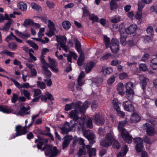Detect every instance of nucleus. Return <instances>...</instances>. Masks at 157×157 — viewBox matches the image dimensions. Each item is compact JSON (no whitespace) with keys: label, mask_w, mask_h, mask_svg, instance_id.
<instances>
[{"label":"nucleus","mask_w":157,"mask_h":157,"mask_svg":"<svg viewBox=\"0 0 157 157\" xmlns=\"http://www.w3.org/2000/svg\"><path fill=\"white\" fill-rule=\"evenodd\" d=\"M88 107V102L87 101H85L83 104L80 101H77L75 104V110H72L69 113V117L75 121L79 119H80V118H79L78 114L84 113Z\"/></svg>","instance_id":"nucleus-1"},{"label":"nucleus","mask_w":157,"mask_h":157,"mask_svg":"<svg viewBox=\"0 0 157 157\" xmlns=\"http://www.w3.org/2000/svg\"><path fill=\"white\" fill-rule=\"evenodd\" d=\"M125 124V122L123 121L119 122L118 128L122 138L126 142L129 144L132 142V137L125 128H123Z\"/></svg>","instance_id":"nucleus-2"},{"label":"nucleus","mask_w":157,"mask_h":157,"mask_svg":"<svg viewBox=\"0 0 157 157\" xmlns=\"http://www.w3.org/2000/svg\"><path fill=\"white\" fill-rule=\"evenodd\" d=\"M42 151H44L46 155L51 157H54L59 154L60 151L58 150L56 147L54 146L53 147L52 145L49 144L44 145V147L40 149Z\"/></svg>","instance_id":"nucleus-3"},{"label":"nucleus","mask_w":157,"mask_h":157,"mask_svg":"<svg viewBox=\"0 0 157 157\" xmlns=\"http://www.w3.org/2000/svg\"><path fill=\"white\" fill-rule=\"evenodd\" d=\"M114 139L113 135L112 133H109L106 135L105 140H101L100 145L104 147H108L111 145Z\"/></svg>","instance_id":"nucleus-4"},{"label":"nucleus","mask_w":157,"mask_h":157,"mask_svg":"<svg viewBox=\"0 0 157 157\" xmlns=\"http://www.w3.org/2000/svg\"><path fill=\"white\" fill-rule=\"evenodd\" d=\"M133 84L131 82H127L126 85V97L128 100L132 101L133 98L134 93L132 90Z\"/></svg>","instance_id":"nucleus-5"},{"label":"nucleus","mask_w":157,"mask_h":157,"mask_svg":"<svg viewBox=\"0 0 157 157\" xmlns=\"http://www.w3.org/2000/svg\"><path fill=\"white\" fill-rule=\"evenodd\" d=\"M71 121L69 123L66 122L64 124L62 127L60 128L63 134H67L76 127L77 124L76 123H74L72 125H71Z\"/></svg>","instance_id":"nucleus-6"},{"label":"nucleus","mask_w":157,"mask_h":157,"mask_svg":"<svg viewBox=\"0 0 157 157\" xmlns=\"http://www.w3.org/2000/svg\"><path fill=\"white\" fill-rule=\"evenodd\" d=\"M119 42L117 39L113 38L112 39L109 45L110 48L113 53H116L119 51Z\"/></svg>","instance_id":"nucleus-7"},{"label":"nucleus","mask_w":157,"mask_h":157,"mask_svg":"<svg viewBox=\"0 0 157 157\" xmlns=\"http://www.w3.org/2000/svg\"><path fill=\"white\" fill-rule=\"evenodd\" d=\"M122 105L124 109L127 111L130 112H134L135 109L133 105L132 101L128 100L124 102Z\"/></svg>","instance_id":"nucleus-8"},{"label":"nucleus","mask_w":157,"mask_h":157,"mask_svg":"<svg viewBox=\"0 0 157 157\" xmlns=\"http://www.w3.org/2000/svg\"><path fill=\"white\" fill-rule=\"evenodd\" d=\"M139 80L140 86L143 90L145 91L147 83L149 81V79L146 76L142 75L140 76Z\"/></svg>","instance_id":"nucleus-9"},{"label":"nucleus","mask_w":157,"mask_h":157,"mask_svg":"<svg viewBox=\"0 0 157 157\" xmlns=\"http://www.w3.org/2000/svg\"><path fill=\"white\" fill-rule=\"evenodd\" d=\"M27 126L22 127L20 125H18L15 127V131L16 133L14 138L16 136L25 134L27 132Z\"/></svg>","instance_id":"nucleus-10"},{"label":"nucleus","mask_w":157,"mask_h":157,"mask_svg":"<svg viewBox=\"0 0 157 157\" xmlns=\"http://www.w3.org/2000/svg\"><path fill=\"white\" fill-rule=\"evenodd\" d=\"M94 122L98 125H102L105 122V121L103 117L99 113L96 114L94 117Z\"/></svg>","instance_id":"nucleus-11"},{"label":"nucleus","mask_w":157,"mask_h":157,"mask_svg":"<svg viewBox=\"0 0 157 157\" xmlns=\"http://www.w3.org/2000/svg\"><path fill=\"white\" fill-rule=\"evenodd\" d=\"M144 128L146 129L148 135L150 136H152L155 133V130L154 128L150 125L148 123H146L143 125Z\"/></svg>","instance_id":"nucleus-12"},{"label":"nucleus","mask_w":157,"mask_h":157,"mask_svg":"<svg viewBox=\"0 0 157 157\" xmlns=\"http://www.w3.org/2000/svg\"><path fill=\"white\" fill-rule=\"evenodd\" d=\"M72 139V137L71 136H66L63 139V140L62 145V148L63 149H64L68 146Z\"/></svg>","instance_id":"nucleus-13"},{"label":"nucleus","mask_w":157,"mask_h":157,"mask_svg":"<svg viewBox=\"0 0 157 157\" xmlns=\"http://www.w3.org/2000/svg\"><path fill=\"white\" fill-rule=\"evenodd\" d=\"M38 139H36L35 140V142L36 143L38 142L37 144V148L40 149L41 148L42 146L44 143L47 144L48 143V140L47 139L41 138L39 136H38Z\"/></svg>","instance_id":"nucleus-14"},{"label":"nucleus","mask_w":157,"mask_h":157,"mask_svg":"<svg viewBox=\"0 0 157 157\" xmlns=\"http://www.w3.org/2000/svg\"><path fill=\"white\" fill-rule=\"evenodd\" d=\"M83 135L89 140L94 139L95 138L94 134L89 130H85L84 132Z\"/></svg>","instance_id":"nucleus-15"},{"label":"nucleus","mask_w":157,"mask_h":157,"mask_svg":"<svg viewBox=\"0 0 157 157\" xmlns=\"http://www.w3.org/2000/svg\"><path fill=\"white\" fill-rule=\"evenodd\" d=\"M30 109V107L28 106L26 108L24 106H22L20 109L19 111L17 113V115L22 116L25 114H30V111L27 112Z\"/></svg>","instance_id":"nucleus-16"},{"label":"nucleus","mask_w":157,"mask_h":157,"mask_svg":"<svg viewBox=\"0 0 157 157\" xmlns=\"http://www.w3.org/2000/svg\"><path fill=\"white\" fill-rule=\"evenodd\" d=\"M6 20L8 21L5 24L3 27L0 29L1 30H2L5 32H7L9 30L11 25L13 23V21L11 18H9V19Z\"/></svg>","instance_id":"nucleus-17"},{"label":"nucleus","mask_w":157,"mask_h":157,"mask_svg":"<svg viewBox=\"0 0 157 157\" xmlns=\"http://www.w3.org/2000/svg\"><path fill=\"white\" fill-rule=\"evenodd\" d=\"M56 40L60 45L65 44L67 41V38L65 36L56 35Z\"/></svg>","instance_id":"nucleus-18"},{"label":"nucleus","mask_w":157,"mask_h":157,"mask_svg":"<svg viewBox=\"0 0 157 157\" xmlns=\"http://www.w3.org/2000/svg\"><path fill=\"white\" fill-rule=\"evenodd\" d=\"M137 28V26L136 25L132 24L126 29L125 31L128 34H133L136 31Z\"/></svg>","instance_id":"nucleus-19"},{"label":"nucleus","mask_w":157,"mask_h":157,"mask_svg":"<svg viewBox=\"0 0 157 157\" xmlns=\"http://www.w3.org/2000/svg\"><path fill=\"white\" fill-rule=\"evenodd\" d=\"M86 148L87 149V152L90 157H92V156H95L96 155V149L95 148H90V146L89 145H87Z\"/></svg>","instance_id":"nucleus-20"},{"label":"nucleus","mask_w":157,"mask_h":157,"mask_svg":"<svg viewBox=\"0 0 157 157\" xmlns=\"http://www.w3.org/2000/svg\"><path fill=\"white\" fill-rule=\"evenodd\" d=\"M0 111L4 113H12L13 110L10 107L8 108L7 106L0 105Z\"/></svg>","instance_id":"nucleus-21"},{"label":"nucleus","mask_w":157,"mask_h":157,"mask_svg":"<svg viewBox=\"0 0 157 157\" xmlns=\"http://www.w3.org/2000/svg\"><path fill=\"white\" fill-rule=\"evenodd\" d=\"M121 33V37L120 39V42L123 45H126L127 43L126 39L127 37V34L126 33L123 32Z\"/></svg>","instance_id":"nucleus-22"},{"label":"nucleus","mask_w":157,"mask_h":157,"mask_svg":"<svg viewBox=\"0 0 157 157\" xmlns=\"http://www.w3.org/2000/svg\"><path fill=\"white\" fill-rule=\"evenodd\" d=\"M128 151V149L127 146L124 145L121 148V152L117 155V157H121L122 156H124Z\"/></svg>","instance_id":"nucleus-23"},{"label":"nucleus","mask_w":157,"mask_h":157,"mask_svg":"<svg viewBox=\"0 0 157 157\" xmlns=\"http://www.w3.org/2000/svg\"><path fill=\"white\" fill-rule=\"evenodd\" d=\"M151 2V0H141L139 4L138 10H140L144 6L145 4H149Z\"/></svg>","instance_id":"nucleus-24"},{"label":"nucleus","mask_w":157,"mask_h":157,"mask_svg":"<svg viewBox=\"0 0 157 157\" xmlns=\"http://www.w3.org/2000/svg\"><path fill=\"white\" fill-rule=\"evenodd\" d=\"M18 8L23 11H26L27 9V5L23 2H20L17 4Z\"/></svg>","instance_id":"nucleus-25"},{"label":"nucleus","mask_w":157,"mask_h":157,"mask_svg":"<svg viewBox=\"0 0 157 157\" xmlns=\"http://www.w3.org/2000/svg\"><path fill=\"white\" fill-rule=\"evenodd\" d=\"M94 66V63L93 62H90L88 63L86 65L85 68V72L87 73H89Z\"/></svg>","instance_id":"nucleus-26"},{"label":"nucleus","mask_w":157,"mask_h":157,"mask_svg":"<svg viewBox=\"0 0 157 157\" xmlns=\"http://www.w3.org/2000/svg\"><path fill=\"white\" fill-rule=\"evenodd\" d=\"M79 58L77 60V64L79 66H81L84 59V55L83 52H81L80 53Z\"/></svg>","instance_id":"nucleus-27"},{"label":"nucleus","mask_w":157,"mask_h":157,"mask_svg":"<svg viewBox=\"0 0 157 157\" xmlns=\"http://www.w3.org/2000/svg\"><path fill=\"white\" fill-rule=\"evenodd\" d=\"M130 120L132 123H136L137 122V113L135 112L132 113Z\"/></svg>","instance_id":"nucleus-28"},{"label":"nucleus","mask_w":157,"mask_h":157,"mask_svg":"<svg viewBox=\"0 0 157 157\" xmlns=\"http://www.w3.org/2000/svg\"><path fill=\"white\" fill-rule=\"evenodd\" d=\"M15 32L16 34L20 37L25 39H26L27 38L29 37L30 36V34L27 33L25 34H23L17 30L15 31Z\"/></svg>","instance_id":"nucleus-29"},{"label":"nucleus","mask_w":157,"mask_h":157,"mask_svg":"<svg viewBox=\"0 0 157 157\" xmlns=\"http://www.w3.org/2000/svg\"><path fill=\"white\" fill-rule=\"evenodd\" d=\"M143 140L140 137H138V152L141 151L144 148Z\"/></svg>","instance_id":"nucleus-30"},{"label":"nucleus","mask_w":157,"mask_h":157,"mask_svg":"<svg viewBox=\"0 0 157 157\" xmlns=\"http://www.w3.org/2000/svg\"><path fill=\"white\" fill-rule=\"evenodd\" d=\"M112 103L113 105L114 109L117 111L119 110L120 109L119 107V103L117 99L114 98L112 101Z\"/></svg>","instance_id":"nucleus-31"},{"label":"nucleus","mask_w":157,"mask_h":157,"mask_svg":"<svg viewBox=\"0 0 157 157\" xmlns=\"http://www.w3.org/2000/svg\"><path fill=\"white\" fill-rule=\"evenodd\" d=\"M75 48L78 52L80 53L82 52H83L81 49L80 43L77 39H75Z\"/></svg>","instance_id":"nucleus-32"},{"label":"nucleus","mask_w":157,"mask_h":157,"mask_svg":"<svg viewBox=\"0 0 157 157\" xmlns=\"http://www.w3.org/2000/svg\"><path fill=\"white\" fill-rule=\"evenodd\" d=\"M48 59L50 66L57 67L58 66V63L55 59H52L49 56L48 57Z\"/></svg>","instance_id":"nucleus-33"},{"label":"nucleus","mask_w":157,"mask_h":157,"mask_svg":"<svg viewBox=\"0 0 157 157\" xmlns=\"http://www.w3.org/2000/svg\"><path fill=\"white\" fill-rule=\"evenodd\" d=\"M115 0H111L110 2V9L111 10L117 9L118 6L115 2Z\"/></svg>","instance_id":"nucleus-34"},{"label":"nucleus","mask_w":157,"mask_h":157,"mask_svg":"<svg viewBox=\"0 0 157 157\" xmlns=\"http://www.w3.org/2000/svg\"><path fill=\"white\" fill-rule=\"evenodd\" d=\"M33 24V20L29 19H26L24 21L23 25L25 27H27L28 25H32Z\"/></svg>","instance_id":"nucleus-35"},{"label":"nucleus","mask_w":157,"mask_h":157,"mask_svg":"<svg viewBox=\"0 0 157 157\" xmlns=\"http://www.w3.org/2000/svg\"><path fill=\"white\" fill-rule=\"evenodd\" d=\"M10 17L7 13H5L4 16L3 14L0 13V23L3 22L5 20L9 19Z\"/></svg>","instance_id":"nucleus-36"},{"label":"nucleus","mask_w":157,"mask_h":157,"mask_svg":"<svg viewBox=\"0 0 157 157\" xmlns=\"http://www.w3.org/2000/svg\"><path fill=\"white\" fill-rule=\"evenodd\" d=\"M63 28L66 30H68L71 26V24L68 21H66L62 23Z\"/></svg>","instance_id":"nucleus-37"},{"label":"nucleus","mask_w":157,"mask_h":157,"mask_svg":"<svg viewBox=\"0 0 157 157\" xmlns=\"http://www.w3.org/2000/svg\"><path fill=\"white\" fill-rule=\"evenodd\" d=\"M75 104L74 102H72L71 103L67 104L65 105V110L66 111L72 109L73 107H75Z\"/></svg>","instance_id":"nucleus-38"},{"label":"nucleus","mask_w":157,"mask_h":157,"mask_svg":"<svg viewBox=\"0 0 157 157\" xmlns=\"http://www.w3.org/2000/svg\"><path fill=\"white\" fill-rule=\"evenodd\" d=\"M113 71L112 69L110 68H102L101 70V71L104 74H110L113 72Z\"/></svg>","instance_id":"nucleus-39"},{"label":"nucleus","mask_w":157,"mask_h":157,"mask_svg":"<svg viewBox=\"0 0 157 157\" xmlns=\"http://www.w3.org/2000/svg\"><path fill=\"white\" fill-rule=\"evenodd\" d=\"M117 76V74L116 73L112 77L110 78L107 80L108 83L109 85L112 84L115 80V78Z\"/></svg>","instance_id":"nucleus-40"},{"label":"nucleus","mask_w":157,"mask_h":157,"mask_svg":"<svg viewBox=\"0 0 157 157\" xmlns=\"http://www.w3.org/2000/svg\"><path fill=\"white\" fill-rule=\"evenodd\" d=\"M85 148H86V146H82V148L79 149V151L78 153L79 156H81L82 155H85L86 154V151Z\"/></svg>","instance_id":"nucleus-41"},{"label":"nucleus","mask_w":157,"mask_h":157,"mask_svg":"<svg viewBox=\"0 0 157 157\" xmlns=\"http://www.w3.org/2000/svg\"><path fill=\"white\" fill-rule=\"evenodd\" d=\"M104 41L106 47L107 48H108L110 45V39L106 36H104Z\"/></svg>","instance_id":"nucleus-42"},{"label":"nucleus","mask_w":157,"mask_h":157,"mask_svg":"<svg viewBox=\"0 0 157 157\" xmlns=\"http://www.w3.org/2000/svg\"><path fill=\"white\" fill-rule=\"evenodd\" d=\"M21 93H23L24 95V96L26 97L28 99H29L30 98V93L27 90H21Z\"/></svg>","instance_id":"nucleus-43"},{"label":"nucleus","mask_w":157,"mask_h":157,"mask_svg":"<svg viewBox=\"0 0 157 157\" xmlns=\"http://www.w3.org/2000/svg\"><path fill=\"white\" fill-rule=\"evenodd\" d=\"M89 19L92 20L93 21L98 22V18L97 16H95L94 14H89Z\"/></svg>","instance_id":"nucleus-44"},{"label":"nucleus","mask_w":157,"mask_h":157,"mask_svg":"<svg viewBox=\"0 0 157 157\" xmlns=\"http://www.w3.org/2000/svg\"><path fill=\"white\" fill-rule=\"evenodd\" d=\"M37 86L39 87L41 89H44L46 88V85L45 83L43 82H40L37 81Z\"/></svg>","instance_id":"nucleus-45"},{"label":"nucleus","mask_w":157,"mask_h":157,"mask_svg":"<svg viewBox=\"0 0 157 157\" xmlns=\"http://www.w3.org/2000/svg\"><path fill=\"white\" fill-rule=\"evenodd\" d=\"M48 27L49 29L56 30L54 23L53 22H52L50 20H48Z\"/></svg>","instance_id":"nucleus-46"},{"label":"nucleus","mask_w":157,"mask_h":157,"mask_svg":"<svg viewBox=\"0 0 157 157\" xmlns=\"http://www.w3.org/2000/svg\"><path fill=\"white\" fill-rule=\"evenodd\" d=\"M8 46L9 48L13 50L17 49V45L14 42L9 43Z\"/></svg>","instance_id":"nucleus-47"},{"label":"nucleus","mask_w":157,"mask_h":157,"mask_svg":"<svg viewBox=\"0 0 157 157\" xmlns=\"http://www.w3.org/2000/svg\"><path fill=\"white\" fill-rule=\"evenodd\" d=\"M31 6L33 9H35L39 11L42 10L41 7L35 3H32Z\"/></svg>","instance_id":"nucleus-48"},{"label":"nucleus","mask_w":157,"mask_h":157,"mask_svg":"<svg viewBox=\"0 0 157 157\" xmlns=\"http://www.w3.org/2000/svg\"><path fill=\"white\" fill-rule=\"evenodd\" d=\"M121 61L120 60H118L117 59H115L112 60L111 63V65L115 66L121 64Z\"/></svg>","instance_id":"nucleus-49"},{"label":"nucleus","mask_w":157,"mask_h":157,"mask_svg":"<svg viewBox=\"0 0 157 157\" xmlns=\"http://www.w3.org/2000/svg\"><path fill=\"white\" fill-rule=\"evenodd\" d=\"M103 82V79L101 78H94L93 82L95 84H100L101 83Z\"/></svg>","instance_id":"nucleus-50"},{"label":"nucleus","mask_w":157,"mask_h":157,"mask_svg":"<svg viewBox=\"0 0 157 157\" xmlns=\"http://www.w3.org/2000/svg\"><path fill=\"white\" fill-rule=\"evenodd\" d=\"M113 146L114 148H116L117 149H118L120 148V145L119 142L116 140H115L114 139L113 142Z\"/></svg>","instance_id":"nucleus-51"},{"label":"nucleus","mask_w":157,"mask_h":157,"mask_svg":"<svg viewBox=\"0 0 157 157\" xmlns=\"http://www.w3.org/2000/svg\"><path fill=\"white\" fill-rule=\"evenodd\" d=\"M44 73L46 78H50L51 76L52 73L48 70L44 71Z\"/></svg>","instance_id":"nucleus-52"},{"label":"nucleus","mask_w":157,"mask_h":157,"mask_svg":"<svg viewBox=\"0 0 157 157\" xmlns=\"http://www.w3.org/2000/svg\"><path fill=\"white\" fill-rule=\"evenodd\" d=\"M86 125L87 128H91L93 126L92 119L90 118L86 122Z\"/></svg>","instance_id":"nucleus-53"},{"label":"nucleus","mask_w":157,"mask_h":157,"mask_svg":"<svg viewBox=\"0 0 157 157\" xmlns=\"http://www.w3.org/2000/svg\"><path fill=\"white\" fill-rule=\"evenodd\" d=\"M33 91L34 92L33 95V97H36L41 94V91L40 89H34Z\"/></svg>","instance_id":"nucleus-54"},{"label":"nucleus","mask_w":157,"mask_h":157,"mask_svg":"<svg viewBox=\"0 0 157 157\" xmlns=\"http://www.w3.org/2000/svg\"><path fill=\"white\" fill-rule=\"evenodd\" d=\"M10 80L14 83L15 85L19 89H21V85L17 81L12 78H10Z\"/></svg>","instance_id":"nucleus-55"},{"label":"nucleus","mask_w":157,"mask_h":157,"mask_svg":"<svg viewBox=\"0 0 157 157\" xmlns=\"http://www.w3.org/2000/svg\"><path fill=\"white\" fill-rule=\"evenodd\" d=\"M15 35H13V33L11 32L10 35H8L5 39V40L9 42L11 40H13V37L14 38Z\"/></svg>","instance_id":"nucleus-56"},{"label":"nucleus","mask_w":157,"mask_h":157,"mask_svg":"<svg viewBox=\"0 0 157 157\" xmlns=\"http://www.w3.org/2000/svg\"><path fill=\"white\" fill-rule=\"evenodd\" d=\"M43 65L42 66V68L44 71L48 70V68L49 67L50 68V65L46 63L45 62L44 63H42Z\"/></svg>","instance_id":"nucleus-57"},{"label":"nucleus","mask_w":157,"mask_h":157,"mask_svg":"<svg viewBox=\"0 0 157 157\" xmlns=\"http://www.w3.org/2000/svg\"><path fill=\"white\" fill-rule=\"evenodd\" d=\"M18 98V96L15 93L13 94V97L11 98V101L13 103H15L17 101Z\"/></svg>","instance_id":"nucleus-58"},{"label":"nucleus","mask_w":157,"mask_h":157,"mask_svg":"<svg viewBox=\"0 0 157 157\" xmlns=\"http://www.w3.org/2000/svg\"><path fill=\"white\" fill-rule=\"evenodd\" d=\"M144 42L145 43L149 42L151 41V38L149 36L146 35L144 37Z\"/></svg>","instance_id":"nucleus-59"},{"label":"nucleus","mask_w":157,"mask_h":157,"mask_svg":"<svg viewBox=\"0 0 157 157\" xmlns=\"http://www.w3.org/2000/svg\"><path fill=\"white\" fill-rule=\"evenodd\" d=\"M140 70L145 71L147 70V68L145 64L142 63L140 64Z\"/></svg>","instance_id":"nucleus-60"},{"label":"nucleus","mask_w":157,"mask_h":157,"mask_svg":"<svg viewBox=\"0 0 157 157\" xmlns=\"http://www.w3.org/2000/svg\"><path fill=\"white\" fill-rule=\"evenodd\" d=\"M75 86L74 83L72 82H71L67 86V88L70 91H74V87Z\"/></svg>","instance_id":"nucleus-61"},{"label":"nucleus","mask_w":157,"mask_h":157,"mask_svg":"<svg viewBox=\"0 0 157 157\" xmlns=\"http://www.w3.org/2000/svg\"><path fill=\"white\" fill-rule=\"evenodd\" d=\"M147 32L148 34L150 35H152L153 30L152 27H148L147 29Z\"/></svg>","instance_id":"nucleus-62"},{"label":"nucleus","mask_w":157,"mask_h":157,"mask_svg":"<svg viewBox=\"0 0 157 157\" xmlns=\"http://www.w3.org/2000/svg\"><path fill=\"white\" fill-rule=\"evenodd\" d=\"M46 95L47 96V99H48L51 101H53L54 100V98L51 94L48 92H46L45 93Z\"/></svg>","instance_id":"nucleus-63"},{"label":"nucleus","mask_w":157,"mask_h":157,"mask_svg":"<svg viewBox=\"0 0 157 157\" xmlns=\"http://www.w3.org/2000/svg\"><path fill=\"white\" fill-rule=\"evenodd\" d=\"M46 4L47 6L50 8H53L55 5V4L53 2L49 1H47L46 2Z\"/></svg>","instance_id":"nucleus-64"}]
</instances>
